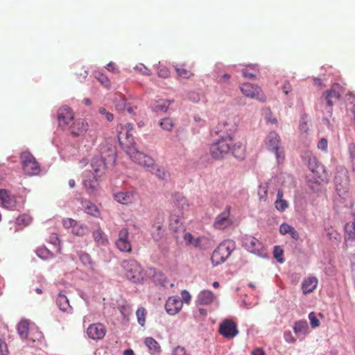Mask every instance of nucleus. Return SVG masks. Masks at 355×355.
<instances>
[{"mask_svg": "<svg viewBox=\"0 0 355 355\" xmlns=\"http://www.w3.org/2000/svg\"><path fill=\"white\" fill-rule=\"evenodd\" d=\"M230 153L238 159L245 156L244 146L241 142H234L231 136H220L210 146V154L216 159H223Z\"/></svg>", "mask_w": 355, "mask_h": 355, "instance_id": "1", "label": "nucleus"}, {"mask_svg": "<svg viewBox=\"0 0 355 355\" xmlns=\"http://www.w3.org/2000/svg\"><path fill=\"white\" fill-rule=\"evenodd\" d=\"M132 125L131 123H126L118 135L119 144L128 155L137 150L135 147L136 143L132 133Z\"/></svg>", "mask_w": 355, "mask_h": 355, "instance_id": "2", "label": "nucleus"}, {"mask_svg": "<svg viewBox=\"0 0 355 355\" xmlns=\"http://www.w3.org/2000/svg\"><path fill=\"white\" fill-rule=\"evenodd\" d=\"M234 249L235 243L232 241L227 240L220 243L211 257L213 265L218 266L225 261Z\"/></svg>", "mask_w": 355, "mask_h": 355, "instance_id": "3", "label": "nucleus"}, {"mask_svg": "<svg viewBox=\"0 0 355 355\" xmlns=\"http://www.w3.org/2000/svg\"><path fill=\"white\" fill-rule=\"evenodd\" d=\"M124 275L131 282L140 283L143 279V272L141 265L134 259L124 260L121 263Z\"/></svg>", "mask_w": 355, "mask_h": 355, "instance_id": "4", "label": "nucleus"}, {"mask_svg": "<svg viewBox=\"0 0 355 355\" xmlns=\"http://www.w3.org/2000/svg\"><path fill=\"white\" fill-rule=\"evenodd\" d=\"M107 157H95L92 159L91 166L96 176L101 177L105 173L107 164H113L116 159V153L114 150L110 149Z\"/></svg>", "mask_w": 355, "mask_h": 355, "instance_id": "5", "label": "nucleus"}, {"mask_svg": "<svg viewBox=\"0 0 355 355\" xmlns=\"http://www.w3.org/2000/svg\"><path fill=\"white\" fill-rule=\"evenodd\" d=\"M265 144L266 148L275 154L278 164H282L284 161L285 155L284 151L279 149L280 137L279 135L274 131L269 132L265 139Z\"/></svg>", "mask_w": 355, "mask_h": 355, "instance_id": "6", "label": "nucleus"}, {"mask_svg": "<svg viewBox=\"0 0 355 355\" xmlns=\"http://www.w3.org/2000/svg\"><path fill=\"white\" fill-rule=\"evenodd\" d=\"M24 173L28 175H36L40 172V167L35 157L28 151L23 152L20 155Z\"/></svg>", "mask_w": 355, "mask_h": 355, "instance_id": "7", "label": "nucleus"}, {"mask_svg": "<svg viewBox=\"0 0 355 355\" xmlns=\"http://www.w3.org/2000/svg\"><path fill=\"white\" fill-rule=\"evenodd\" d=\"M240 89L242 94L246 97L255 98L261 102H265L266 101V95L257 85L250 83H243L240 86Z\"/></svg>", "mask_w": 355, "mask_h": 355, "instance_id": "8", "label": "nucleus"}, {"mask_svg": "<svg viewBox=\"0 0 355 355\" xmlns=\"http://www.w3.org/2000/svg\"><path fill=\"white\" fill-rule=\"evenodd\" d=\"M128 155L132 161L143 166L147 171H153L155 169V161L151 157L144 154L138 150Z\"/></svg>", "mask_w": 355, "mask_h": 355, "instance_id": "9", "label": "nucleus"}, {"mask_svg": "<svg viewBox=\"0 0 355 355\" xmlns=\"http://www.w3.org/2000/svg\"><path fill=\"white\" fill-rule=\"evenodd\" d=\"M115 245L120 252L126 253L132 252V243L129 239V231L127 228H122L119 232Z\"/></svg>", "mask_w": 355, "mask_h": 355, "instance_id": "10", "label": "nucleus"}, {"mask_svg": "<svg viewBox=\"0 0 355 355\" xmlns=\"http://www.w3.org/2000/svg\"><path fill=\"white\" fill-rule=\"evenodd\" d=\"M231 207L227 206L225 210L218 215L214 223V227L216 230H225L233 224V220L230 218Z\"/></svg>", "mask_w": 355, "mask_h": 355, "instance_id": "11", "label": "nucleus"}, {"mask_svg": "<svg viewBox=\"0 0 355 355\" xmlns=\"http://www.w3.org/2000/svg\"><path fill=\"white\" fill-rule=\"evenodd\" d=\"M74 119L73 110L68 106H62L58 110V123L62 128H68Z\"/></svg>", "mask_w": 355, "mask_h": 355, "instance_id": "12", "label": "nucleus"}, {"mask_svg": "<svg viewBox=\"0 0 355 355\" xmlns=\"http://www.w3.org/2000/svg\"><path fill=\"white\" fill-rule=\"evenodd\" d=\"M138 193L135 191H121L114 193V199L119 203L128 205L136 201Z\"/></svg>", "mask_w": 355, "mask_h": 355, "instance_id": "13", "label": "nucleus"}, {"mask_svg": "<svg viewBox=\"0 0 355 355\" xmlns=\"http://www.w3.org/2000/svg\"><path fill=\"white\" fill-rule=\"evenodd\" d=\"M107 333V329L102 323L91 324L87 329V334L92 340H101Z\"/></svg>", "mask_w": 355, "mask_h": 355, "instance_id": "14", "label": "nucleus"}, {"mask_svg": "<svg viewBox=\"0 0 355 355\" xmlns=\"http://www.w3.org/2000/svg\"><path fill=\"white\" fill-rule=\"evenodd\" d=\"M219 332L226 338H232L239 333L235 322L232 320H225L222 322L219 327Z\"/></svg>", "mask_w": 355, "mask_h": 355, "instance_id": "15", "label": "nucleus"}, {"mask_svg": "<svg viewBox=\"0 0 355 355\" xmlns=\"http://www.w3.org/2000/svg\"><path fill=\"white\" fill-rule=\"evenodd\" d=\"M243 246L249 252L260 254L263 250L262 243L256 238L252 236H246L243 238Z\"/></svg>", "mask_w": 355, "mask_h": 355, "instance_id": "16", "label": "nucleus"}, {"mask_svg": "<svg viewBox=\"0 0 355 355\" xmlns=\"http://www.w3.org/2000/svg\"><path fill=\"white\" fill-rule=\"evenodd\" d=\"M182 308V302L178 296L169 297L165 304L166 311L171 315L179 313Z\"/></svg>", "mask_w": 355, "mask_h": 355, "instance_id": "17", "label": "nucleus"}, {"mask_svg": "<svg viewBox=\"0 0 355 355\" xmlns=\"http://www.w3.org/2000/svg\"><path fill=\"white\" fill-rule=\"evenodd\" d=\"M169 229L175 234V237L178 238L179 233L184 231L182 215L172 214L169 220Z\"/></svg>", "mask_w": 355, "mask_h": 355, "instance_id": "18", "label": "nucleus"}, {"mask_svg": "<svg viewBox=\"0 0 355 355\" xmlns=\"http://www.w3.org/2000/svg\"><path fill=\"white\" fill-rule=\"evenodd\" d=\"M88 127V123L85 119H78L73 121L68 128L71 130L72 136L76 137L84 135L87 131Z\"/></svg>", "mask_w": 355, "mask_h": 355, "instance_id": "19", "label": "nucleus"}, {"mask_svg": "<svg viewBox=\"0 0 355 355\" xmlns=\"http://www.w3.org/2000/svg\"><path fill=\"white\" fill-rule=\"evenodd\" d=\"M343 93V88L338 84H334L331 88L326 92V99L327 104L332 106L334 100L339 99L341 94Z\"/></svg>", "mask_w": 355, "mask_h": 355, "instance_id": "20", "label": "nucleus"}, {"mask_svg": "<svg viewBox=\"0 0 355 355\" xmlns=\"http://www.w3.org/2000/svg\"><path fill=\"white\" fill-rule=\"evenodd\" d=\"M218 134L220 136H231L236 130V124L232 121H223L218 125Z\"/></svg>", "mask_w": 355, "mask_h": 355, "instance_id": "21", "label": "nucleus"}, {"mask_svg": "<svg viewBox=\"0 0 355 355\" xmlns=\"http://www.w3.org/2000/svg\"><path fill=\"white\" fill-rule=\"evenodd\" d=\"M0 200L5 208L12 209L15 207L16 200L15 197L6 189H0Z\"/></svg>", "mask_w": 355, "mask_h": 355, "instance_id": "22", "label": "nucleus"}, {"mask_svg": "<svg viewBox=\"0 0 355 355\" xmlns=\"http://www.w3.org/2000/svg\"><path fill=\"white\" fill-rule=\"evenodd\" d=\"M318 279L315 277H309L302 283V290L304 295L310 294L318 286Z\"/></svg>", "mask_w": 355, "mask_h": 355, "instance_id": "23", "label": "nucleus"}, {"mask_svg": "<svg viewBox=\"0 0 355 355\" xmlns=\"http://www.w3.org/2000/svg\"><path fill=\"white\" fill-rule=\"evenodd\" d=\"M355 241V220L350 221L345 227V242L346 245H351Z\"/></svg>", "mask_w": 355, "mask_h": 355, "instance_id": "24", "label": "nucleus"}, {"mask_svg": "<svg viewBox=\"0 0 355 355\" xmlns=\"http://www.w3.org/2000/svg\"><path fill=\"white\" fill-rule=\"evenodd\" d=\"M56 304L59 309L67 313H71L72 307L69 304V300L63 292H60L56 299Z\"/></svg>", "mask_w": 355, "mask_h": 355, "instance_id": "25", "label": "nucleus"}, {"mask_svg": "<svg viewBox=\"0 0 355 355\" xmlns=\"http://www.w3.org/2000/svg\"><path fill=\"white\" fill-rule=\"evenodd\" d=\"M216 297L214 293L209 290L201 291L198 296V302L202 305H209L215 300Z\"/></svg>", "mask_w": 355, "mask_h": 355, "instance_id": "26", "label": "nucleus"}, {"mask_svg": "<svg viewBox=\"0 0 355 355\" xmlns=\"http://www.w3.org/2000/svg\"><path fill=\"white\" fill-rule=\"evenodd\" d=\"M279 232L282 235L289 234L292 239L296 241L300 238L299 233L295 229L286 223L281 224L279 226Z\"/></svg>", "mask_w": 355, "mask_h": 355, "instance_id": "27", "label": "nucleus"}, {"mask_svg": "<svg viewBox=\"0 0 355 355\" xmlns=\"http://www.w3.org/2000/svg\"><path fill=\"white\" fill-rule=\"evenodd\" d=\"M259 69L257 64H250L242 69L243 76L245 78L254 79L259 74Z\"/></svg>", "mask_w": 355, "mask_h": 355, "instance_id": "28", "label": "nucleus"}, {"mask_svg": "<svg viewBox=\"0 0 355 355\" xmlns=\"http://www.w3.org/2000/svg\"><path fill=\"white\" fill-rule=\"evenodd\" d=\"M31 329L27 320H21L17 325V333L21 339H28Z\"/></svg>", "mask_w": 355, "mask_h": 355, "instance_id": "29", "label": "nucleus"}, {"mask_svg": "<svg viewBox=\"0 0 355 355\" xmlns=\"http://www.w3.org/2000/svg\"><path fill=\"white\" fill-rule=\"evenodd\" d=\"M175 71L177 73L178 78L189 79L193 77L194 73L191 69L185 68L184 64L181 66L174 65Z\"/></svg>", "mask_w": 355, "mask_h": 355, "instance_id": "30", "label": "nucleus"}, {"mask_svg": "<svg viewBox=\"0 0 355 355\" xmlns=\"http://www.w3.org/2000/svg\"><path fill=\"white\" fill-rule=\"evenodd\" d=\"M81 204L87 214L94 217H98L100 216V210L97 206L92 202L89 200H83Z\"/></svg>", "mask_w": 355, "mask_h": 355, "instance_id": "31", "label": "nucleus"}, {"mask_svg": "<svg viewBox=\"0 0 355 355\" xmlns=\"http://www.w3.org/2000/svg\"><path fill=\"white\" fill-rule=\"evenodd\" d=\"M211 240L202 236L196 238L193 247L196 249L205 250L211 248Z\"/></svg>", "mask_w": 355, "mask_h": 355, "instance_id": "32", "label": "nucleus"}, {"mask_svg": "<svg viewBox=\"0 0 355 355\" xmlns=\"http://www.w3.org/2000/svg\"><path fill=\"white\" fill-rule=\"evenodd\" d=\"M284 193L279 189L277 193V200L275 202V208L279 211H284L288 207V202L283 198Z\"/></svg>", "mask_w": 355, "mask_h": 355, "instance_id": "33", "label": "nucleus"}, {"mask_svg": "<svg viewBox=\"0 0 355 355\" xmlns=\"http://www.w3.org/2000/svg\"><path fill=\"white\" fill-rule=\"evenodd\" d=\"M171 102L166 99L157 101L153 106V110L156 112H166Z\"/></svg>", "mask_w": 355, "mask_h": 355, "instance_id": "34", "label": "nucleus"}, {"mask_svg": "<svg viewBox=\"0 0 355 355\" xmlns=\"http://www.w3.org/2000/svg\"><path fill=\"white\" fill-rule=\"evenodd\" d=\"M144 343L152 354H155L160 351L159 343L152 337L146 338Z\"/></svg>", "mask_w": 355, "mask_h": 355, "instance_id": "35", "label": "nucleus"}, {"mask_svg": "<svg viewBox=\"0 0 355 355\" xmlns=\"http://www.w3.org/2000/svg\"><path fill=\"white\" fill-rule=\"evenodd\" d=\"M93 237L99 245H105L107 243V239L101 229H98L93 232Z\"/></svg>", "mask_w": 355, "mask_h": 355, "instance_id": "36", "label": "nucleus"}, {"mask_svg": "<svg viewBox=\"0 0 355 355\" xmlns=\"http://www.w3.org/2000/svg\"><path fill=\"white\" fill-rule=\"evenodd\" d=\"M174 201L176 205L182 209H187L190 206L188 200L181 194H175Z\"/></svg>", "mask_w": 355, "mask_h": 355, "instance_id": "37", "label": "nucleus"}, {"mask_svg": "<svg viewBox=\"0 0 355 355\" xmlns=\"http://www.w3.org/2000/svg\"><path fill=\"white\" fill-rule=\"evenodd\" d=\"M335 182H336V190H337V192L338 193V195L343 198H345V189H347V186L348 185V180L347 178H345V181H344V185L343 186L341 182H340V177H338L336 176L335 178Z\"/></svg>", "mask_w": 355, "mask_h": 355, "instance_id": "38", "label": "nucleus"}, {"mask_svg": "<svg viewBox=\"0 0 355 355\" xmlns=\"http://www.w3.org/2000/svg\"><path fill=\"white\" fill-rule=\"evenodd\" d=\"M36 254L37 255L44 259H49L53 257V254L46 247H41L36 250Z\"/></svg>", "mask_w": 355, "mask_h": 355, "instance_id": "39", "label": "nucleus"}, {"mask_svg": "<svg viewBox=\"0 0 355 355\" xmlns=\"http://www.w3.org/2000/svg\"><path fill=\"white\" fill-rule=\"evenodd\" d=\"M44 338L42 333L37 328H31L28 340L32 343L40 342Z\"/></svg>", "mask_w": 355, "mask_h": 355, "instance_id": "40", "label": "nucleus"}, {"mask_svg": "<svg viewBox=\"0 0 355 355\" xmlns=\"http://www.w3.org/2000/svg\"><path fill=\"white\" fill-rule=\"evenodd\" d=\"M159 125L162 130L170 132L174 128L175 124L171 118L166 117L160 120Z\"/></svg>", "mask_w": 355, "mask_h": 355, "instance_id": "41", "label": "nucleus"}, {"mask_svg": "<svg viewBox=\"0 0 355 355\" xmlns=\"http://www.w3.org/2000/svg\"><path fill=\"white\" fill-rule=\"evenodd\" d=\"M308 324L306 320H299L295 323L293 330L295 334L306 333L308 329Z\"/></svg>", "mask_w": 355, "mask_h": 355, "instance_id": "42", "label": "nucleus"}, {"mask_svg": "<svg viewBox=\"0 0 355 355\" xmlns=\"http://www.w3.org/2000/svg\"><path fill=\"white\" fill-rule=\"evenodd\" d=\"M31 222V216L26 214H21L16 218V223L17 225L25 227L28 225Z\"/></svg>", "mask_w": 355, "mask_h": 355, "instance_id": "43", "label": "nucleus"}, {"mask_svg": "<svg viewBox=\"0 0 355 355\" xmlns=\"http://www.w3.org/2000/svg\"><path fill=\"white\" fill-rule=\"evenodd\" d=\"M88 232V228L86 225L78 224L73 227L72 233L76 236H84Z\"/></svg>", "mask_w": 355, "mask_h": 355, "instance_id": "44", "label": "nucleus"}, {"mask_svg": "<svg viewBox=\"0 0 355 355\" xmlns=\"http://www.w3.org/2000/svg\"><path fill=\"white\" fill-rule=\"evenodd\" d=\"M138 323L144 327L146 322V311L144 307L139 308L136 311Z\"/></svg>", "mask_w": 355, "mask_h": 355, "instance_id": "45", "label": "nucleus"}, {"mask_svg": "<svg viewBox=\"0 0 355 355\" xmlns=\"http://www.w3.org/2000/svg\"><path fill=\"white\" fill-rule=\"evenodd\" d=\"M95 77L98 80V81L105 87L109 88L110 87V80L103 73L100 72L96 73Z\"/></svg>", "mask_w": 355, "mask_h": 355, "instance_id": "46", "label": "nucleus"}, {"mask_svg": "<svg viewBox=\"0 0 355 355\" xmlns=\"http://www.w3.org/2000/svg\"><path fill=\"white\" fill-rule=\"evenodd\" d=\"M327 235L329 239L333 241H339L340 239V235L332 227L327 230Z\"/></svg>", "mask_w": 355, "mask_h": 355, "instance_id": "47", "label": "nucleus"}, {"mask_svg": "<svg viewBox=\"0 0 355 355\" xmlns=\"http://www.w3.org/2000/svg\"><path fill=\"white\" fill-rule=\"evenodd\" d=\"M157 75L162 78H166L170 76L168 69L164 66H159L157 71Z\"/></svg>", "mask_w": 355, "mask_h": 355, "instance_id": "48", "label": "nucleus"}, {"mask_svg": "<svg viewBox=\"0 0 355 355\" xmlns=\"http://www.w3.org/2000/svg\"><path fill=\"white\" fill-rule=\"evenodd\" d=\"M283 250L279 246H275L274 249V257L277 260L278 262H283Z\"/></svg>", "mask_w": 355, "mask_h": 355, "instance_id": "49", "label": "nucleus"}, {"mask_svg": "<svg viewBox=\"0 0 355 355\" xmlns=\"http://www.w3.org/2000/svg\"><path fill=\"white\" fill-rule=\"evenodd\" d=\"M309 319L310 320L311 325L313 328H316L320 325V321L317 318L316 315L314 312H311L309 314Z\"/></svg>", "mask_w": 355, "mask_h": 355, "instance_id": "50", "label": "nucleus"}, {"mask_svg": "<svg viewBox=\"0 0 355 355\" xmlns=\"http://www.w3.org/2000/svg\"><path fill=\"white\" fill-rule=\"evenodd\" d=\"M96 177L97 176L95 175L92 180H85L84 184H85V187L91 189L92 191H94L97 186Z\"/></svg>", "mask_w": 355, "mask_h": 355, "instance_id": "51", "label": "nucleus"}, {"mask_svg": "<svg viewBox=\"0 0 355 355\" xmlns=\"http://www.w3.org/2000/svg\"><path fill=\"white\" fill-rule=\"evenodd\" d=\"M347 152L349 155V162L355 160V144L354 143H351L349 144L347 148Z\"/></svg>", "mask_w": 355, "mask_h": 355, "instance_id": "52", "label": "nucleus"}, {"mask_svg": "<svg viewBox=\"0 0 355 355\" xmlns=\"http://www.w3.org/2000/svg\"><path fill=\"white\" fill-rule=\"evenodd\" d=\"M99 113L101 115H104L107 121H112L114 119V115L106 111L105 107H100L98 110Z\"/></svg>", "mask_w": 355, "mask_h": 355, "instance_id": "53", "label": "nucleus"}, {"mask_svg": "<svg viewBox=\"0 0 355 355\" xmlns=\"http://www.w3.org/2000/svg\"><path fill=\"white\" fill-rule=\"evenodd\" d=\"M80 260L85 266L92 264L91 257L87 253H82L80 255Z\"/></svg>", "mask_w": 355, "mask_h": 355, "instance_id": "54", "label": "nucleus"}, {"mask_svg": "<svg viewBox=\"0 0 355 355\" xmlns=\"http://www.w3.org/2000/svg\"><path fill=\"white\" fill-rule=\"evenodd\" d=\"M77 221L72 218H65L62 221L63 226L65 228H73L76 225Z\"/></svg>", "mask_w": 355, "mask_h": 355, "instance_id": "55", "label": "nucleus"}, {"mask_svg": "<svg viewBox=\"0 0 355 355\" xmlns=\"http://www.w3.org/2000/svg\"><path fill=\"white\" fill-rule=\"evenodd\" d=\"M195 239L196 238L189 232L185 233L184 235V240L187 245L193 246Z\"/></svg>", "mask_w": 355, "mask_h": 355, "instance_id": "56", "label": "nucleus"}, {"mask_svg": "<svg viewBox=\"0 0 355 355\" xmlns=\"http://www.w3.org/2000/svg\"><path fill=\"white\" fill-rule=\"evenodd\" d=\"M50 243L53 244L54 245L58 246V251L60 253L61 252V248L60 246V240L58 239V236L56 234H52L50 236Z\"/></svg>", "mask_w": 355, "mask_h": 355, "instance_id": "57", "label": "nucleus"}, {"mask_svg": "<svg viewBox=\"0 0 355 355\" xmlns=\"http://www.w3.org/2000/svg\"><path fill=\"white\" fill-rule=\"evenodd\" d=\"M135 69L136 71H138L139 72H140L141 73H142L144 75H147V76L150 75V71L142 64H139V65H137L135 67Z\"/></svg>", "mask_w": 355, "mask_h": 355, "instance_id": "58", "label": "nucleus"}, {"mask_svg": "<svg viewBox=\"0 0 355 355\" xmlns=\"http://www.w3.org/2000/svg\"><path fill=\"white\" fill-rule=\"evenodd\" d=\"M119 311L123 316H128L131 313V308L128 304H123L119 306Z\"/></svg>", "mask_w": 355, "mask_h": 355, "instance_id": "59", "label": "nucleus"}, {"mask_svg": "<svg viewBox=\"0 0 355 355\" xmlns=\"http://www.w3.org/2000/svg\"><path fill=\"white\" fill-rule=\"evenodd\" d=\"M8 351L7 344L0 338V354L1 355H8Z\"/></svg>", "mask_w": 355, "mask_h": 355, "instance_id": "60", "label": "nucleus"}, {"mask_svg": "<svg viewBox=\"0 0 355 355\" xmlns=\"http://www.w3.org/2000/svg\"><path fill=\"white\" fill-rule=\"evenodd\" d=\"M327 146L328 142L327 140L324 138L321 139L318 144V148L324 151H327Z\"/></svg>", "mask_w": 355, "mask_h": 355, "instance_id": "61", "label": "nucleus"}, {"mask_svg": "<svg viewBox=\"0 0 355 355\" xmlns=\"http://www.w3.org/2000/svg\"><path fill=\"white\" fill-rule=\"evenodd\" d=\"M260 200L266 201L267 198V189L266 187H260L259 192Z\"/></svg>", "mask_w": 355, "mask_h": 355, "instance_id": "62", "label": "nucleus"}, {"mask_svg": "<svg viewBox=\"0 0 355 355\" xmlns=\"http://www.w3.org/2000/svg\"><path fill=\"white\" fill-rule=\"evenodd\" d=\"M181 296H182V302L184 301L187 304L189 303L191 297L190 293L187 291L183 290L181 292Z\"/></svg>", "mask_w": 355, "mask_h": 355, "instance_id": "63", "label": "nucleus"}, {"mask_svg": "<svg viewBox=\"0 0 355 355\" xmlns=\"http://www.w3.org/2000/svg\"><path fill=\"white\" fill-rule=\"evenodd\" d=\"M173 355H187L184 347H177L173 351Z\"/></svg>", "mask_w": 355, "mask_h": 355, "instance_id": "64", "label": "nucleus"}]
</instances>
